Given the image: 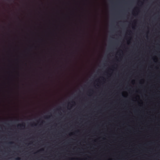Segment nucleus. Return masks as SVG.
<instances>
[{
  "label": "nucleus",
  "mask_w": 160,
  "mask_h": 160,
  "mask_svg": "<svg viewBox=\"0 0 160 160\" xmlns=\"http://www.w3.org/2000/svg\"><path fill=\"white\" fill-rule=\"evenodd\" d=\"M18 126L20 128H24L25 127V124L24 123H22L21 124H19L18 125Z\"/></svg>",
  "instance_id": "obj_8"
},
{
  "label": "nucleus",
  "mask_w": 160,
  "mask_h": 160,
  "mask_svg": "<svg viewBox=\"0 0 160 160\" xmlns=\"http://www.w3.org/2000/svg\"><path fill=\"white\" fill-rule=\"evenodd\" d=\"M0 60H40V59L39 58L38 59H0Z\"/></svg>",
  "instance_id": "obj_6"
},
{
  "label": "nucleus",
  "mask_w": 160,
  "mask_h": 160,
  "mask_svg": "<svg viewBox=\"0 0 160 160\" xmlns=\"http://www.w3.org/2000/svg\"><path fill=\"white\" fill-rule=\"evenodd\" d=\"M20 158L19 157H18L16 158V160H20Z\"/></svg>",
  "instance_id": "obj_12"
},
{
  "label": "nucleus",
  "mask_w": 160,
  "mask_h": 160,
  "mask_svg": "<svg viewBox=\"0 0 160 160\" xmlns=\"http://www.w3.org/2000/svg\"><path fill=\"white\" fill-rule=\"evenodd\" d=\"M38 53H39V52H38Z\"/></svg>",
  "instance_id": "obj_18"
},
{
  "label": "nucleus",
  "mask_w": 160,
  "mask_h": 160,
  "mask_svg": "<svg viewBox=\"0 0 160 160\" xmlns=\"http://www.w3.org/2000/svg\"><path fill=\"white\" fill-rule=\"evenodd\" d=\"M42 5V0H41V60H101V59H43L42 58V23L41 21L42 19V8L41 7Z\"/></svg>",
  "instance_id": "obj_2"
},
{
  "label": "nucleus",
  "mask_w": 160,
  "mask_h": 160,
  "mask_svg": "<svg viewBox=\"0 0 160 160\" xmlns=\"http://www.w3.org/2000/svg\"><path fill=\"white\" fill-rule=\"evenodd\" d=\"M122 94L123 97H127L128 95L127 92L125 91L123 92H122Z\"/></svg>",
  "instance_id": "obj_7"
},
{
  "label": "nucleus",
  "mask_w": 160,
  "mask_h": 160,
  "mask_svg": "<svg viewBox=\"0 0 160 160\" xmlns=\"http://www.w3.org/2000/svg\"><path fill=\"white\" fill-rule=\"evenodd\" d=\"M13 143V142H9V143H10V144H12V143Z\"/></svg>",
  "instance_id": "obj_13"
},
{
  "label": "nucleus",
  "mask_w": 160,
  "mask_h": 160,
  "mask_svg": "<svg viewBox=\"0 0 160 160\" xmlns=\"http://www.w3.org/2000/svg\"><path fill=\"white\" fill-rule=\"evenodd\" d=\"M109 50H110V51H112V49H110Z\"/></svg>",
  "instance_id": "obj_15"
},
{
  "label": "nucleus",
  "mask_w": 160,
  "mask_h": 160,
  "mask_svg": "<svg viewBox=\"0 0 160 160\" xmlns=\"http://www.w3.org/2000/svg\"><path fill=\"white\" fill-rule=\"evenodd\" d=\"M19 49H20V48H18V50H19Z\"/></svg>",
  "instance_id": "obj_16"
},
{
  "label": "nucleus",
  "mask_w": 160,
  "mask_h": 160,
  "mask_svg": "<svg viewBox=\"0 0 160 160\" xmlns=\"http://www.w3.org/2000/svg\"><path fill=\"white\" fill-rule=\"evenodd\" d=\"M40 100L38 98V160H40Z\"/></svg>",
  "instance_id": "obj_1"
},
{
  "label": "nucleus",
  "mask_w": 160,
  "mask_h": 160,
  "mask_svg": "<svg viewBox=\"0 0 160 160\" xmlns=\"http://www.w3.org/2000/svg\"><path fill=\"white\" fill-rule=\"evenodd\" d=\"M121 51V50H120L118 51V52H120V51Z\"/></svg>",
  "instance_id": "obj_14"
},
{
  "label": "nucleus",
  "mask_w": 160,
  "mask_h": 160,
  "mask_svg": "<svg viewBox=\"0 0 160 160\" xmlns=\"http://www.w3.org/2000/svg\"><path fill=\"white\" fill-rule=\"evenodd\" d=\"M38 13H39V14L40 13V11H39V10H38ZM39 18H40V16H39H39H38L39 19Z\"/></svg>",
  "instance_id": "obj_11"
},
{
  "label": "nucleus",
  "mask_w": 160,
  "mask_h": 160,
  "mask_svg": "<svg viewBox=\"0 0 160 160\" xmlns=\"http://www.w3.org/2000/svg\"><path fill=\"white\" fill-rule=\"evenodd\" d=\"M14 51H16V50L15 49H14Z\"/></svg>",
  "instance_id": "obj_17"
},
{
  "label": "nucleus",
  "mask_w": 160,
  "mask_h": 160,
  "mask_svg": "<svg viewBox=\"0 0 160 160\" xmlns=\"http://www.w3.org/2000/svg\"><path fill=\"white\" fill-rule=\"evenodd\" d=\"M38 27H40V24L39 23H38ZM39 28H38V30L39 31L40 30H39ZM40 32H38V47H39H39H40V38L39 37H40Z\"/></svg>",
  "instance_id": "obj_5"
},
{
  "label": "nucleus",
  "mask_w": 160,
  "mask_h": 160,
  "mask_svg": "<svg viewBox=\"0 0 160 160\" xmlns=\"http://www.w3.org/2000/svg\"><path fill=\"white\" fill-rule=\"evenodd\" d=\"M52 50V48H50L48 49V52H49L50 51H51Z\"/></svg>",
  "instance_id": "obj_10"
},
{
  "label": "nucleus",
  "mask_w": 160,
  "mask_h": 160,
  "mask_svg": "<svg viewBox=\"0 0 160 160\" xmlns=\"http://www.w3.org/2000/svg\"><path fill=\"white\" fill-rule=\"evenodd\" d=\"M135 80H132V84H134L135 83Z\"/></svg>",
  "instance_id": "obj_9"
},
{
  "label": "nucleus",
  "mask_w": 160,
  "mask_h": 160,
  "mask_svg": "<svg viewBox=\"0 0 160 160\" xmlns=\"http://www.w3.org/2000/svg\"><path fill=\"white\" fill-rule=\"evenodd\" d=\"M33 46L31 44H29L28 48H25V50H24V52L27 53H29L31 52L33 49Z\"/></svg>",
  "instance_id": "obj_4"
},
{
  "label": "nucleus",
  "mask_w": 160,
  "mask_h": 160,
  "mask_svg": "<svg viewBox=\"0 0 160 160\" xmlns=\"http://www.w3.org/2000/svg\"><path fill=\"white\" fill-rule=\"evenodd\" d=\"M38 61V91L39 90L40 88V85L39 84L40 83V60L39 61ZM39 92V91H38ZM39 93V92H38ZM39 95V93L38 94Z\"/></svg>",
  "instance_id": "obj_3"
}]
</instances>
